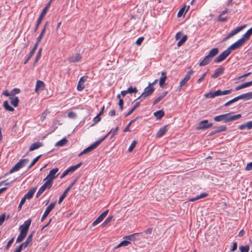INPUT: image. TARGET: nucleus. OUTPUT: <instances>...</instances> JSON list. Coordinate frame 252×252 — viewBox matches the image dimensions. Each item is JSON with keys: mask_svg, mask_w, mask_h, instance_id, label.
<instances>
[{"mask_svg": "<svg viewBox=\"0 0 252 252\" xmlns=\"http://www.w3.org/2000/svg\"><path fill=\"white\" fill-rule=\"evenodd\" d=\"M109 212V210H105L104 212L101 214L97 218L92 224V226H94L101 222L106 217Z\"/></svg>", "mask_w": 252, "mask_h": 252, "instance_id": "nucleus-11", "label": "nucleus"}, {"mask_svg": "<svg viewBox=\"0 0 252 252\" xmlns=\"http://www.w3.org/2000/svg\"><path fill=\"white\" fill-rule=\"evenodd\" d=\"M14 238H12L7 243L6 245V249L8 250L11 245L13 243Z\"/></svg>", "mask_w": 252, "mask_h": 252, "instance_id": "nucleus-59", "label": "nucleus"}, {"mask_svg": "<svg viewBox=\"0 0 252 252\" xmlns=\"http://www.w3.org/2000/svg\"><path fill=\"white\" fill-rule=\"evenodd\" d=\"M42 145L43 144L41 142H35L31 145V146L30 147V148H29V151H32L34 150L37 149L39 148L42 146Z\"/></svg>", "mask_w": 252, "mask_h": 252, "instance_id": "nucleus-21", "label": "nucleus"}, {"mask_svg": "<svg viewBox=\"0 0 252 252\" xmlns=\"http://www.w3.org/2000/svg\"><path fill=\"white\" fill-rule=\"evenodd\" d=\"M187 36L186 35H184L182 38L177 43V46L178 47L181 46L183 43L187 40Z\"/></svg>", "mask_w": 252, "mask_h": 252, "instance_id": "nucleus-44", "label": "nucleus"}, {"mask_svg": "<svg viewBox=\"0 0 252 252\" xmlns=\"http://www.w3.org/2000/svg\"><path fill=\"white\" fill-rule=\"evenodd\" d=\"M49 214L45 211L41 219V221H43Z\"/></svg>", "mask_w": 252, "mask_h": 252, "instance_id": "nucleus-64", "label": "nucleus"}, {"mask_svg": "<svg viewBox=\"0 0 252 252\" xmlns=\"http://www.w3.org/2000/svg\"><path fill=\"white\" fill-rule=\"evenodd\" d=\"M35 191V189H32L28 191V192L24 196L26 199H30L33 196Z\"/></svg>", "mask_w": 252, "mask_h": 252, "instance_id": "nucleus-32", "label": "nucleus"}, {"mask_svg": "<svg viewBox=\"0 0 252 252\" xmlns=\"http://www.w3.org/2000/svg\"><path fill=\"white\" fill-rule=\"evenodd\" d=\"M20 169H21V167H20V165L18 164H16L10 170V173H13L15 171H18Z\"/></svg>", "mask_w": 252, "mask_h": 252, "instance_id": "nucleus-48", "label": "nucleus"}, {"mask_svg": "<svg viewBox=\"0 0 252 252\" xmlns=\"http://www.w3.org/2000/svg\"><path fill=\"white\" fill-rule=\"evenodd\" d=\"M56 205V202L51 203L46 209L45 211L49 214L51 212V211L54 209L55 206Z\"/></svg>", "mask_w": 252, "mask_h": 252, "instance_id": "nucleus-40", "label": "nucleus"}, {"mask_svg": "<svg viewBox=\"0 0 252 252\" xmlns=\"http://www.w3.org/2000/svg\"><path fill=\"white\" fill-rule=\"evenodd\" d=\"M82 164V162H80L76 165L71 166L69 167L67 170H68L69 173H72L74 172L77 169H78Z\"/></svg>", "mask_w": 252, "mask_h": 252, "instance_id": "nucleus-33", "label": "nucleus"}, {"mask_svg": "<svg viewBox=\"0 0 252 252\" xmlns=\"http://www.w3.org/2000/svg\"><path fill=\"white\" fill-rule=\"evenodd\" d=\"M45 28H43L40 34L39 35L38 37H37V41L38 42H40V41L41 40L42 38H43L44 35V33H45Z\"/></svg>", "mask_w": 252, "mask_h": 252, "instance_id": "nucleus-51", "label": "nucleus"}, {"mask_svg": "<svg viewBox=\"0 0 252 252\" xmlns=\"http://www.w3.org/2000/svg\"><path fill=\"white\" fill-rule=\"evenodd\" d=\"M241 117V114L231 115V113H226L217 116L214 118V120L216 122L223 121L225 123H227L237 120Z\"/></svg>", "mask_w": 252, "mask_h": 252, "instance_id": "nucleus-1", "label": "nucleus"}, {"mask_svg": "<svg viewBox=\"0 0 252 252\" xmlns=\"http://www.w3.org/2000/svg\"><path fill=\"white\" fill-rule=\"evenodd\" d=\"M27 236V234L20 232L19 235H18L17 239H16V243H19L23 241L24 239L25 238L26 236Z\"/></svg>", "mask_w": 252, "mask_h": 252, "instance_id": "nucleus-36", "label": "nucleus"}, {"mask_svg": "<svg viewBox=\"0 0 252 252\" xmlns=\"http://www.w3.org/2000/svg\"><path fill=\"white\" fill-rule=\"evenodd\" d=\"M218 49L217 48H214L210 51L207 56L212 59V58L216 56L218 54Z\"/></svg>", "mask_w": 252, "mask_h": 252, "instance_id": "nucleus-30", "label": "nucleus"}, {"mask_svg": "<svg viewBox=\"0 0 252 252\" xmlns=\"http://www.w3.org/2000/svg\"><path fill=\"white\" fill-rule=\"evenodd\" d=\"M207 196H208L207 193H206L205 192H203V193H201L200 195H199L195 197L191 198L189 199V201L193 202V201H196L198 199H199L200 198H203L205 197H207Z\"/></svg>", "mask_w": 252, "mask_h": 252, "instance_id": "nucleus-28", "label": "nucleus"}, {"mask_svg": "<svg viewBox=\"0 0 252 252\" xmlns=\"http://www.w3.org/2000/svg\"><path fill=\"white\" fill-rule=\"evenodd\" d=\"M130 242L129 241L124 240L122 241L117 246V248L121 247L122 246H128Z\"/></svg>", "mask_w": 252, "mask_h": 252, "instance_id": "nucleus-47", "label": "nucleus"}, {"mask_svg": "<svg viewBox=\"0 0 252 252\" xmlns=\"http://www.w3.org/2000/svg\"><path fill=\"white\" fill-rule=\"evenodd\" d=\"M99 145V141H95L94 143L93 144L87 147V148L85 149L82 152H81L79 154V156H81L83 154H87L88 153H89L94 149H95L98 145Z\"/></svg>", "mask_w": 252, "mask_h": 252, "instance_id": "nucleus-10", "label": "nucleus"}, {"mask_svg": "<svg viewBox=\"0 0 252 252\" xmlns=\"http://www.w3.org/2000/svg\"><path fill=\"white\" fill-rule=\"evenodd\" d=\"M168 131L166 126H164L161 127L159 130L156 133V136L157 137H161L164 135Z\"/></svg>", "mask_w": 252, "mask_h": 252, "instance_id": "nucleus-18", "label": "nucleus"}, {"mask_svg": "<svg viewBox=\"0 0 252 252\" xmlns=\"http://www.w3.org/2000/svg\"><path fill=\"white\" fill-rule=\"evenodd\" d=\"M40 156H38L36 157L31 163V164L28 166V169H30L32 166H33L38 160V159L40 158Z\"/></svg>", "mask_w": 252, "mask_h": 252, "instance_id": "nucleus-46", "label": "nucleus"}, {"mask_svg": "<svg viewBox=\"0 0 252 252\" xmlns=\"http://www.w3.org/2000/svg\"><path fill=\"white\" fill-rule=\"evenodd\" d=\"M213 126L212 123L208 124V120H203L199 123L197 129H206L211 127Z\"/></svg>", "mask_w": 252, "mask_h": 252, "instance_id": "nucleus-14", "label": "nucleus"}, {"mask_svg": "<svg viewBox=\"0 0 252 252\" xmlns=\"http://www.w3.org/2000/svg\"><path fill=\"white\" fill-rule=\"evenodd\" d=\"M45 181V182L44 184L38 190L36 195V198L38 197L44 191L45 189H50L51 188L53 183L48 180H46Z\"/></svg>", "mask_w": 252, "mask_h": 252, "instance_id": "nucleus-5", "label": "nucleus"}, {"mask_svg": "<svg viewBox=\"0 0 252 252\" xmlns=\"http://www.w3.org/2000/svg\"><path fill=\"white\" fill-rule=\"evenodd\" d=\"M204 96L206 98H214L215 97L214 92H209L204 94Z\"/></svg>", "mask_w": 252, "mask_h": 252, "instance_id": "nucleus-52", "label": "nucleus"}, {"mask_svg": "<svg viewBox=\"0 0 252 252\" xmlns=\"http://www.w3.org/2000/svg\"><path fill=\"white\" fill-rule=\"evenodd\" d=\"M224 71V68L223 67H220L217 68L215 70L213 74L212 75L211 77L213 78H216L218 76L222 74Z\"/></svg>", "mask_w": 252, "mask_h": 252, "instance_id": "nucleus-17", "label": "nucleus"}, {"mask_svg": "<svg viewBox=\"0 0 252 252\" xmlns=\"http://www.w3.org/2000/svg\"><path fill=\"white\" fill-rule=\"evenodd\" d=\"M3 106L5 109L8 111L12 112L14 110V108L9 105L7 101H4Z\"/></svg>", "mask_w": 252, "mask_h": 252, "instance_id": "nucleus-35", "label": "nucleus"}, {"mask_svg": "<svg viewBox=\"0 0 252 252\" xmlns=\"http://www.w3.org/2000/svg\"><path fill=\"white\" fill-rule=\"evenodd\" d=\"M126 91L128 94L136 93L137 92V90L136 88H133L131 86L129 87Z\"/></svg>", "mask_w": 252, "mask_h": 252, "instance_id": "nucleus-50", "label": "nucleus"}, {"mask_svg": "<svg viewBox=\"0 0 252 252\" xmlns=\"http://www.w3.org/2000/svg\"><path fill=\"white\" fill-rule=\"evenodd\" d=\"M246 27V25H243L240 27H238L235 29L232 30L225 37L224 40H226L230 38V37H232L233 36L235 35L237 33H238L239 32L241 31L243 29H244Z\"/></svg>", "mask_w": 252, "mask_h": 252, "instance_id": "nucleus-9", "label": "nucleus"}, {"mask_svg": "<svg viewBox=\"0 0 252 252\" xmlns=\"http://www.w3.org/2000/svg\"><path fill=\"white\" fill-rule=\"evenodd\" d=\"M167 91L162 92L157 98H156L153 102V105H156L159 102L163 97H164L167 94Z\"/></svg>", "mask_w": 252, "mask_h": 252, "instance_id": "nucleus-23", "label": "nucleus"}, {"mask_svg": "<svg viewBox=\"0 0 252 252\" xmlns=\"http://www.w3.org/2000/svg\"><path fill=\"white\" fill-rule=\"evenodd\" d=\"M20 92V90L19 89L15 88V89H13L11 91L10 94H11V95H15L16 94H19Z\"/></svg>", "mask_w": 252, "mask_h": 252, "instance_id": "nucleus-57", "label": "nucleus"}, {"mask_svg": "<svg viewBox=\"0 0 252 252\" xmlns=\"http://www.w3.org/2000/svg\"><path fill=\"white\" fill-rule=\"evenodd\" d=\"M245 170L247 171L252 170V162H251L247 164Z\"/></svg>", "mask_w": 252, "mask_h": 252, "instance_id": "nucleus-60", "label": "nucleus"}, {"mask_svg": "<svg viewBox=\"0 0 252 252\" xmlns=\"http://www.w3.org/2000/svg\"><path fill=\"white\" fill-rule=\"evenodd\" d=\"M226 127L225 126H220L217 127V129L215 130V132H220L225 131Z\"/></svg>", "mask_w": 252, "mask_h": 252, "instance_id": "nucleus-49", "label": "nucleus"}, {"mask_svg": "<svg viewBox=\"0 0 252 252\" xmlns=\"http://www.w3.org/2000/svg\"><path fill=\"white\" fill-rule=\"evenodd\" d=\"M134 122V120H132L131 121L129 124L125 127V128H124L123 131L124 132H126V131H130V130L129 129V127H130V125H131V124Z\"/></svg>", "mask_w": 252, "mask_h": 252, "instance_id": "nucleus-55", "label": "nucleus"}, {"mask_svg": "<svg viewBox=\"0 0 252 252\" xmlns=\"http://www.w3.org/2000/svg\"><path fill=\"white\" fill-rule=\"evenodd\" d=\"M194 71L191 69L186 74L184 78L180 81V87L182 88V87L186 85L187 82L190 78V76L193 74Z\"/></svg>", "mask_w": 252, "mask_h": 252, "instance_id": "nucleus-12", "label": "nucleus"}, {"mask_svg": "<svg viewBox=\"0 0 252 252\" xmlns=\"http://www.w3.org/2000/svg\"><path fill=\"white\" fill-rule=\"evenodd\" d=\"M76 181H77V179H76L73 182H72L69 185V186L65 189L64 191L63 192V193L61 195V196L59 198V204H60L63 201V200L64 199V198L66 196V195H67L68 192L71 189L72 187L75 184V183Z\"/></svg>", "mask_w": 252, "mask_h": 252, "instance_id": "nucleus-13", "label": "nucleus"}, {"mask_svg": "<svg viewBox=\"0 0 252 252\" xmlns=\"http://www.w3.org/2000/svg\"><path fill=\"white\" fill-rule=\"evenodd\" d=\"M252 85V80L241 84L235 88L236 91H238Z\"/></svg>", "mask_w": 252, "mask_h": 252, "instance_id": "nucleus-22", "label": "nucleus"}, {"mask_svg": "<svg viewBox=\"0 0 252 252\" xmlns=\"http://www.w3.org/2000/svg\"><path fill=\"white\" fill-rule=\"evenodd\" d=\"M237 243L236 242H234L233 243V245H232V248L231 249V251L234 252V251H236L237 250Z\"/></svg>", "mask_w": 252, "mask_h": 252, "instance_id": "nucleus-62", "label": "nucleus"}, {"mask_svg": "<svg viewBox=\"0 0 252 252\" xmlns=\"http://www.w3.org/2000/svg\"><path fill=\"white\" fill-rule=\"evenodd\" d=\"M29 161L28 159H21L18 162V164L20 165V167L21 168L25 166L26 164H27Z\"/></svg>", "mask_w": 252, "mask_h": 252, "instance_id": "nucleus-38", "label": "nucleus"}, {"mask_svg": "<svg viewBox=\"0 0 252 252\" xmlns=\"http://www.w3.org/2000/svg\"><path fill=\"white\" fill-rule=\"evenodd\" d=\"M137 143V142L136 140H133L132 141V142L131 143V145H130V146H129V148L128 149V152L130 153V152H131L133 151V150L135 147Z\"/></svg>", "mask_w": 252, "mask_h": 252, "instance_id": "nucleus-45", "label": "nucleus"}, {"mask_svg": "<svg viewBox=\"0 0 252 252\" xmlns=\"http://www.w3.org/2000/svg\"><path fill=\"white\" fill-rule=\"evenodd\" d=\"M166 72H162L161 73V76L159 78V84L160 87H161L163 84L164 83L166 79Z\"/></svg>", "mask_w": 252, "mask_h": 252, "instance_id": "nucleus-29", "label": "nucleus"}, {"mask_svg": "<svg viewBox=\"0 0 252 252\" xmlns=\"http://www.w3.org/2000/svg\"><path fill=\"white\" fill-rule=\"evenodd\" d=\"M117 97H118V98L119 99V105L120 106V108L121 110H122L123 109V104H124L123 100L121 98L120 94H118L117 95Z\"/></svg>", "mask_w": 252, "mask_h": 252, "instance_id": "nucleus-54", "label": "nucleus"}, {"mask_svg": "<svg viewBox=\"0 0 252 252\" xmlns=\"http://www.w3.org/2000/svg\"><path fill=\"white\" fill-rule=\"evenodd\" d=\"M113 217L112 216H109L107 218V219L104 220V221L102 223V224H101L102 226V227H104L107 224H108L109 223H110L112 219H113Z\"/></svg>", "mask_w": 252, "mask_h": 252, "instance_id": "nucleus-42", "label": "nucleus"}, {"mask_svg": "<svg viewBox=\"0 0 252 252\" xmlns=\"http://www.w3.org/2000/svg\"><path fill=\"white\" fill-rule=\"evenodd\" d=\"M82 56L80 54L76 53L70 57L68 59V61L69 63H75L80 62L82 60Z\"/></svg>", "mask_w": 252, "mask_h": 252, "instance_id": "nucleus-15", "label": "nucleus"}, {"mask_svg": "<svg viewBox=\"0 0 252 252\" xmlns=\"http://www.w3.org/2000/svg\"><path fill=\"white\" fill-rule=\"evenodd\" d=\"M41 52H42V48H40L39 49L37 54L36 55V58L35 59V61L34 62V64L35 65L36 63L39 61L40 59L41 56Z\"/></svg>", "mask_w": 252, "mask_h": 252, "instance_id": "nucleus-43", "label": "nucleus"}, {"mask_svg": "<svg viewBox=\"0 0 252 252\" xmlns=\"http://www.w3.org/2000/svg\"><path fill=\"white\" fill-rule=\"evenodd\" d=\"M208 72H205L204 74H202V75L197 80V83H200L205 78V77L206 76V74H207Z\"/></svg>", "mask_w": 252, "mask_h": 252, "instance_id": "nucleus-56", "label": "nucleus"}, {"mask_svg": "<svg viewBox=\"0 0 252 252\" xmlns=\"http://www.w3.org/2000/svg\"><path fill=\"white\" fill-rule=\"evenodd\" d=\"M232 92V90H227L225 91H221V90H217L214 92L215 96L222 95H226L229 94Z\"/></svg>", "mask_w": 252, "mask_h": 252, "instance_id": "nucleus-19", "label": "nucleus"}, {"mask_svg": "<svg viewBox=\"0 0 252 252\" xmlns=\"http://www.w3.org/2000/svg\"><path fill=\"white\" fill-rule=\"evenodd\" d=\"M59 170V169L58 168H55L51 169L50 171L49 174L44 178L43 181H45L46 180H48L53 183V180L55 179L59 174V173H58Z\"/></svg>", "mask_w": 252, "mask_h": 252, "instance_id": "nucleus-4", "label": "nucleus"}, {"mask_svg": "<svg viewBox=\"0 0 252 252\" xmlns=\"http://www.w3.org/2000/svg\"><path fill=\"white\" fill-rule=\"evenodd\" d=\"M144 37H139L137 40L136 41V44L137 45H140L141 44V43H142V42L144 40Z\"/></svg>", "mask_w": 252, "mask_h": 252, "instance_id": "nucleus-58", "label": "nucleus"}, {"mask_svg": "<svg viewBox=\"0 0 252 252\" xmlns=\"http://www.w3.org/2000/svg\"><path fill=\"white\" fill-rule=\"evenodd\" d=\"M31 222L32 221L30 219L25 221L24 224L19 227V230L20 232L27 234Z\"/></svg>", "mask_w": 252, "mask_h": 252, "instance_id": "nucleus-8", "label": "nucleus"}, {"mask_svg": "<svg viewBox=\"0 0 252 252\" xmlns=\"http://www.w3.org/2000/svg\"><path fill=\"white\" fill-rule=\"evenodd\" d=\"M239 250L240 252H249L250 247L249 245L241 246L239 247Z\"/></svg>", "mask_w": 252, "mask_h": 252, "instance_id": "nucleus-41", "label": "nucleus"}, {"mask_svg": "<svg viewBox=\"0 0 252 252\" xmlns=\"http://www.w3.org/2000/svg\"><path fill=\"white\" fill-rule=\"evenodd\" d=\"M67 140L66 138H64L57 142L56 145L58 146H63L65 145L67 143Z\"/></svg>", "mask_w": 252, "mask_h": 252, "instance_id": "nucleus-39", "label": "nucleus"}, {"mask_svg": "<svg viewBox=\"0 0 252 252\" xmlns=\"http://www.w3.org/2000/svg\"><path fill=\"white\" fill-rule=\"evenodd\" d=\"M211 61V58L207 55L200 62V66H205L208 64Z\"/></svg>", "mask_w": 252, "mask_h": 252, "instance_id": "nucleus-24", "label": "nucleus"}, {"mask_svg": "<svg viewBox=\"0 0 252 252\" xmlns=\"http://www.w3.org/2000/svg\"><path fill=\"white\" fill-rule=\"evenodd\" d=\"M231 53V51L227 48L226 50L223 51L214 60V62L216 63H220L224 61Z\"/></svg>", "mask_w": 252, "mask_h": 252, "instance_id": "nucleus-6", "label": "nucleus"}, {"mask_svg": "<svg viewBox=\"0 0 252 252\" xmlns=\"http://www.w3.org/2000/svg\"><path fill=\"white\" fill-rule=\"evenodd\" d=\"M252 35V27L248 30L242 37L245 41L249 39Z\"/></svg>", "mask_w": 252, "mask_h": 252, "instance_id": "nucleus-27", "label": "nucleus"}, {"mask_svg": "<svg viewBox=\"0 0 252 252\" xmlns=\"http://www.w3.org/2000/svg\"><path fill=\"white\" fill-rule=\"evenodd\" d=\"M87 76H84L81 77L78 82L77 90L78 91H82L85 88L84 83L87 80Z\"/></svg>", "mask_w": 252, "mask_h": 252, "instance_id": "nucleus-16", "label": "nucleus"}, {"mask_svg": "<svg viewBox=\"0 0 252 252\" xmlns=\"http://www.w3.org/2000/svg\"><path fill=\"white\" fill-rule=\"evenodd\" d=\"M247 129H250L252 128V121L246 123Z\"/></svg>", "mask_w": 252, "mask_h": 252, "instance_id": "nucleus-63", "label": "nucleus"}, {"mask_svg": "<svg viewBox=\"0 0 252 252\" xmlns=\"http://www.w3.org/2000/svg\"><path fill=\"white\" fill-rule=\"evenodd\" d=\"M155 89L154 87L148 85V87L145 88L144 92L138 99L141 98V100L145 99L148 96L152 95Z\"/></svg>", "mask_w": 252, "mask_h": 252, "instance_id": "nucleus-3", "label": "nucleus"}, {"mask_svg": "<svg viewBox=\"0 0 252 252\" xmlns=\"http://www.w3.org/2000/svg\"><path fill=\"white\" fill-rule=\"evenodd\" d=\"M139 233H134V234H133L132 235H128V236H126L124 238L127 239V240H128L129 241H133L135 240L134 239V236L136 235H138Z\"/></svg>", "mask_w": 252, "mask_h": 252, "instance_id": "nucleus-53", "label": "nucleus"}, {"mask_svg": "<svg viewBox=\"0 0 252 252\" xmlns=\"http://www.w3.org/2000/svg\"><path fill=\"white\" fill-rule=\"evenodd\" d=\"M34 232H32L27 237L26 240L23 242L27 247H28L30 244H31L32 242V238L33 237Z\"/></svg>", "mask_w": 252, "mask_h": 252, "instance_id": "nucleus-34", "label": "nucleus"}, {"mask_svg": "<svg viewBox=\"0 0 252 252\" xmlns=\"http://www.w3.org/2000/svg\"><path fill=\"white\" fill-rule=\"evenodd\" d=\"M186 5H185L183 7H182L180 10L178 11L177 16L178 17H182L183 15L185 14L189 10V6H188L185 11Z\"/></svg>", "mask_w": 252, "mask_h": 252, "instance_id": "nucleus-26", "label": "nucleus"}, {"mask_svg": "<svg viewBox=\"0 0 252 252\" xmlns=\"http://www.w3.org/2000/svg\"><path fill=\"white\" fill-rule=\"evenodd\" d=\"M10 103L15 107L18 105L19 100L18 97L14 96L9 97Z\"/></svg>", "mask_w": 252, "mask_h": 252, "instance_id": "nucleus-25", "label": "nucleus"}, {"mask_svg": "<svg viewBox=\"0 0 252 252\" xmlns=\"http://www.w3.org/2000/svg\"><path fill=\"white\" fill-rule=\"evenodd\" d=\"M44 88V83L40 80H37L36 83L35 91L37 93L39 90H42Z\"/></svg>", "mask_w": 252, "mask_h": 252, "instance_id": "nucleus-20", "label": "nucleus"}, {"mask_svg": "<svg viewBox=\"0 0 252 252\" xmlns=\"http://www.w3.org/2000/svg\"><path fill=\"white\" fill-rule=\"evenodd\" d=\"M241 99L249 100L252 98V92H249L240 95Z\"/></svg>", "mask_w": 252, "mask_h": 252, "instance_id": "nucleus-31", "label": "nucleus"}, {"mask_svg": "<svg viewBox=\"0 0 252 252\" xmlns=\"http://www.w3.org/2000/svg\"><path fill=\"white\" fill-rule=\"evenodd\" d=\"M28 247L24 243H22L21 245L19 246V247L17 248L20 252H21L23 248L25 249Z\"/></svg>", "mask_w": 252, "mask_h": 252, "instance_id": "nucleus-61", "label": "nucleus"}, {"mask_svg": "<svg viewBox=\"0 0 252 252\" xmlns=\"http://www.w3.org/2000/svg\"><path fill=\"white\" fill-rule=\"evenodd\" d=\"M245 41L242 38H241L231 45L228 48L231 52L232 50L240 48L245 44Z\"/></svg>", "mask_w": 252, "mask_h": 252, "instance_id": "nucleus-7", "label": "nucleus"}, {"mask_svg": "<svg viewBox=\"0 0 252 252\" xmlns=\"http://www.w3.org/2000/svg\"><path fill=\"white\" fill-rule=\"evenodd\" d=\"M164 112L159 110L154 113V116L158 119H160L164 116Z\"/></svg>", "mask_w": 252, "mask_h": 252, "instance_id": "nucleus-37", "label": "nucleus"}, {"mask_svg": "<svg viewBox=\"0 0 252 252\" xmlns=\"http://www.w3.org/2000/svg\"><path fill=\"white\" fill-rule=\"evenodd\" d=\"M51 2H49L46 6L42 9V12H41L38 18L37 19L36 24L34 30V32H36L37 30L38 29L40 24H41L42 21L43 20L45 15H46L50 6Z\"/></svg>", "mask_w": 252, "mask_h": 252, "instance_id": "nucleus-2", "label": "nucleus"}]
</instances>
